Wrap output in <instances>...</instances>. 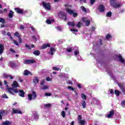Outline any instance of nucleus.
I'll return each instance as SVG.
<instances>
[{"label": "nucleus", "instance_id": "f257e3e1", "mask_svg": "<svg viewBox=\"0 0 125 125\" xmlns=\"http://www.w3.org/2000/svg\"><path fill=\"white\" fill-rule=\"evenodd\" d=\"M110 5L114 7V8H119L123 5V3L120 1H118V0H110Z\"/></svg>", "mask_w": 125, "mask_h": 125}, {"label": "nucleus", "instance_id": "6e6552de", "mask_svg": "<svg viewBox=\"0 0 125 125\" xmlns=\"http://www.w3.org/2000/svg\"><path fill=\"white\" fill-rule=\"evenodd\" d=\"M55 51H56V48L55 47H51L50 48V51L48 52V53L50 55L52 56L54 55Z\"/></svg>", "mask_w": 125, "mask_h": 125}, {"label": "nucleus", "instance_id": "c9c22d12", "mask_svg": "<svg viewBox=\"0 0 125 125\" xmlns=\"http://www.w3.org/2000/svg\"><path fill=\"white\" fill-rule=\"evenodd\" d=\"M81 97L83 100H86V96L84 94H81Z\"/></svg>", "mask_w": 125, "mask_h": 125}, {"label": "nucleus", "instance_id": "a18cd8bd", "mask_svg": "<svg viewBox=\"0 0 125 125\" xmlns=\"http://www.w3.org/2000/svg\"><path fill=\"white\" fill-rule=\"evenodd\" d=\"M115 93L117 96H119L120 95V92L118 91V90H115Z\"/></svg>", "mask_w": 125, "mask_h": 125}, {"label": "nucleus", "instance_id": "0e129e2a", "mask_svg": "<svg viewBox=\"0 0 125 125\" xmlns=\"http://www.w3.org/2000/svg\"><path fill=\"white\" fill-rule=\"evenodd\" d=\"M78 121H79V122H80V121H82V117L81 116V115L78 116Z\"/></svg>", "mask_w": 125, "mask_h": 125}, {"label": "nucleus", "instance_id": "b1692460", "mask_svg": "<svg viewBox=\"0 0 125 125\" xmlns=\"http://www.w3.org/2000/svg\"><path fill=\"white\" fill-rule=\"evenodd\" d=\"M25 47L27 48L28 49H31V48H34L35 47V45H31V46H29L28 44H25Z\"/></svg>", "mask_w": 125, "mask_h": 125}, {"label": "nucleus", "instance_id": "cd10ccee", "mask_svg": "<svg viewBox=\"0 0 125 125\" xmlns=\"http://www.w3.org/2000/svg\"><path fill=\"white\" fill-rule=\"evenodd\" d=\"M2 125H11V123L8 121H6L5 122H3L2 123Z\"/></svg>", "mask_w": 125, "mask_h": 125}, {"label": "nucleus", "instance_id": "20e7f679", "mask_svg": "<svg viewBox=\"0 0 125 125\" xmlns=\"http://www.w3.org/2000/svg\"><path fill=\"white\" fill-rule=\"evenodd\" d=\"M59 17H60V18L63 19V20H64V21H66V20H67V16L66 15V14L63 12H61L59 13Z\"/></svg>", "mask_w": 125, "mask_h": 125}, {"label": "nucleus", "instance_id": "774afa93", "mask_svg": "<svg viewBox=\"0 0 125 125\" xmlns=\"http://www.w3.org/2000/svg\"><path fill=\"white\" fill-rule=\"evenodd\" d=\"M95 2V0H90L91 4H93V3H94Z\"/></svg>", "mask_w": 125, "mask_h": 125}, {"label": "nucleus", "instance_id": "864d4df0", "mask_svg": "<svg viewBox=\"0 0 125 125\" xmlns=\"http://www.w3.org/2000/svg\"><path fill=\"white\" fill-rule=\"evenodd\" d=\"M52 79H51V78L47 77L46 78V80L47 81V82H51V81H52Z\"/></svg>", "mask_w": 125, "mask_h": 125}, {"label": "nucleus", "instance_id": "a19ab883", "mask_svg": "<svg viewBox=\"0 0 125 125\" xmlns=\"http://www.w3.org/2000/svg\"><path fill=\"white\" fill-rule=\"evenodd\" d=\"M14 36L15 37H17V38H18L20 37V35H19V33H18V32H15L14 34Z\"/></svg>", "mask_w": 125, "mask_h": 125}, {"label": "nucleus", "instance_id": "052dcab7", "mask_svg": "<svg viewBox=\"0 0 125 125\" xmlns=\"http://www.w3.org/2000/svg\"><path fill=\"white\" fill-rule=\"evenodd\" d=\"M6 34V31H5V30L2 31V35H3V36H5Z\"/></svg>", "mask_w": 125, "mask_h": 125}, {"label": "nucleus", "instance_id": "f03ea898", "mask_svg": "<svg viewBox=\"0 0 125 125\" xmlns=\"http://www.w3.org/2000/svg\"><path fill=\"white\" fill-rule=\"evenodd\" d=\"M28 101H32L37 97V94L35 92H33L31 94H28L27 95Z\"/></svg>", "mask_w": 125, "mask_h": 125}, {"label": "nucleus", "instance_id": "4c0bfd02", "mask_svg": "<svg viewBox=\"0 0 125 125\" xmlns=\"http://www.w3.org/2000/svg\"><path fill=\"white\" fill-rule=\"evenodd\" d=\"M56 29L57 31H59V32H61V31H62V27H61V26H57L56 27Z\"/></svg>", "mask_w": 125, "mask_h": 125}, {"label": "nucleus", "instance_id": "4d7b16f0", "mask_svg": "<svg viewBox=\"0 0 125 125\" xmlns=\"http://www.w3.org/2000/svg\"><path fill=\"white\" fill-rule=\"evenodd\" d=\"M13 42L15 44H16V45H18V46L19 45V44L18 43V42L15 40H13Z\"/></svg>", "mask_w": 125, "mask_h": 125}, {"label": "nucleus", "instance_id": "6e6d98bb", "mask_svg": "<svg viewBox=\"0 0 125 125\" xmlns=\"http://www.w3.org/2000/svg\"><path fill=\"white\" fill-rule=\"evenodd\" d=\"M77 60H78V61H81V60H82V57H81V56H77Z\"/></svg>", "mask_w": 125, "mask_h": 125}, {"label": "nucleus", "instance_id": "bb28decb", "mask_svg": "<svg viewBox=\"0 0 125 125\" xmlns=\"http://www.w3.org/2000/svg\"><path fill=\"white\" fill-rule=\"evenodd\" d=\"M13 14H14V13L12 10L10 11V12L8 14L9 18H12L13 17Z\"/></svg>", "mask_w": 125, "mask_h": 125}, {"label": "nucleus", "instance_id": "f3484780", "mask_svg": "<svg viewBox=\"0 0 125 125\" xmlns=\"http://www.w3.org/2000/svg\"><path fill=\"white\" fill-rule=\"evenodd\" d=\"M118 58L119 59V61L120 62H121V63H123V64H124V65H125V60H124V59L123 58V57H122V56L119 55L118 56Z\"/></svg>", "mask_w": 125, "mask_h": 125}, {"label": "nucleus", "instance_id": "72a5a7b5", "mask_svg": "<svg viewBox=\"0 0 125 125\" xmlns=\"http://www.w3.org/2000/svg\"><path fill=\"white\" fill-rule=\"evenodd\" d=\"M52 22H54V20H47L46 21V22L47 23V24H51Z\"/></svg>", "mask_w": 125, "mask_h": 125}, {"label": "nucleus", "instance_id": "f704fd0d", "mask_svg": "<svg viewBox=\"0 0 125 125\" xmlns=\"http://www.w3.org/2000/svg\"><path fill=\"white\" fill-rule=\"evenodd\" d=\"M106 17H111L112 16V12L109 11L106 13Z\"/></svg>", "mask_w": 125, "mask_h": 125}, {"label": "nucleus", "instance_id": "9d476101", "mask_svg": "<svg viewBox=\"0 0 125 125\" xmlns=\"http://www.w3.org/2000/svg\"><path fill=\"white\" fill-rule=\"evenodd\" d=\"M35 62H36L35 60H26L23 62V63L26 64H33V63H35Z\"/></svg>", "mask_w": 125, "mask_h": 125}, {"label": "nucleus", "instance_id": "3c124183", "mask_svg": "<svg viewBox=\"0 0 125 125\" xmlns=\"http://www.w3.org/2000/svg\"><path fill=\"white\" fill-rule=\"evenodd\" d=\"M53 70H54V71H59V70H60V68L58 67H53Z\"/></svg>", "mask_w": 125, "mask_h": 125}, {"label": "nucleus", "instance_id": "6ab92c4d", "mask_svg": "<svg viewBox=\"0 0 125 125\" xmlns=\"http://www.w3.org/2000/svg\"><path fill=\"white\" fill-rule=\"evenodd\" d=\"M41 89H43L45 90L46 89H48V85H42L40 86Z\"/></svg>", "mask_w": 125, "mask_h": 125}, {"label": "nucleus", "instance_id": "9b49d317", "mask_svg": "<svg viewBox=\"0 0 125 125\" xmlns=\"http://www.w3.org/2000/svg\"><path fill=\"white\" fill-rule=\"evenodd\" d=\"M13 114H20L22 115V111L20 109H15V108H13Z\"/></svg>", "mask_w": 125, "mask_h": 125}, {"label": "nucleus", "instance_id": "f8f14e48", "mask_svg": "<svg viewBox=\"0 0 125 125\" xmlns=\"http://www.w3.org/2000/svg\"><path fill=\"white\" fill-rule=\"evenodd\" d=\"M7 114V111L6 110H0V120H2V116H5ZM2 115V116H1Z\"/></svg>", "mask_w": 125, "mask_h": 125}, {"label": "nucleus", "instance_id": "2eb2a0df", "mask_svg": "<svg viewBox=\"0 0 125 125\" xmlns=\"http://www.w3.org/2000/svg\"><path fill=\"white\" fill-rule=\"evenodd\" d=\"M39 114H38L37 112H35L33 113L32 115V118H33L34 120H35L36 121H37V120H39Z\"/></svg>", "mask_w": 125, "mask_h": 125}, {"label": "nucleus", "instance_id": "473e14b6", "mask_svg": "<svg viewBox=\"0 0 125 125\" xmlns=\"http://www.w3.org/2000/svg\"><path fill=\"white\" fill-rule=\"evenodd\" d=\"M92 101L93 104H97V102H98V100L93 98L92 99Z\"/></svg>", "mask_w": 125, "mask_h": 125}, {"label": "nucleus", "instance_id": "a878e982", "mask_svg": "<svg viewBox=\"0 0 125 125\" xmlns=\"http://www.w3.org/2000/svg\"><path fill=\"white\" fill-rule=\"evenodd\" d=\"M74 53L75 56L77 57V56H79L80 55V51L79 50V49H77L75 51H74Z\"/></svg>", "mask_w": 125, "mask_h": 125}, {"label": "nucleus", "instance_id": "bf43d9fd", "mask_svg": "<svg viewBox=\"0 0 125 125\" xmlns=\"http://www.w3.org/2000/svg\"><path fill=\"white\" fill-rule=\"evenodd\" d=\"M10 65L11 67H12V68H13V67H14V66H15V64L13 62L10 63Z\"/></svg>", "mask_w": 125, "mask_h": 125}, {"label": "nucleus", "instance_id": "c03bdc74", "mask_svg": "<svg viewBox=\"0 0 125 125\" xmlns=\"http://www.w3.org/2000/svg\"><path fill=\"white\" fill-rule=\"evenodd\" d=\"M1 97L2 98H5L6 99H8V97H7V95H6V94H4L1 96Z\"/></svg>", "mask_w": 125, "mask_h": 125}, {"label": "nucleus", "instance_id": "aec40b11", "mask_svg": "<svg viewBox=\"0 0 125 125\" xmlns=\"http://www.w3.org/2000/svg\"><path fill=\"white\" fill-rule=\"evenodd\" d=\"M12 86L14 88L15 87H19V84H18V83L16 81H14L12 84Z\"/></svg>", "mask_w": 125, "mask_h": 125}, {"label": "nucleus", "instance_id": "e2e57ef3", "mask_svg": "<svg viewBox=\"0 0 125 125\" xmlns=\"http://www.w3.org/2000/svg\"><path fill=\"white\" fill-rule=\"evenodd\" d=\"M67 83H68V84H73V83L70 80L67 81Z\"/></svg>", "mask_w": 125, "mask_h": 125}, {"label": "nucleus", "instance_id": "680f3d73", "mask_svg": "<svg viewBox=\"0 0 125 125\" xmlns=\"http://www.w3.org/2000/svg\"><path fill=\"white\" fill-rule=\"evenodd\" d=\"M20 30H24V29H25V27H24V25H21V26L20 27Z\"/></svg>", "mask_w": 125, "mask_h": 125}, {"label": "nucleus", "instance_id": "49530a36", "mask_svg": "<svg viewBox=\"0 0 125 125\" xmlns=\"http://www.w3.org/2000/svg\"><path fill=\"white\" fill-rule=\"evenodd\" d=\"M81 8L84 12H86V9L84 6H81Z\"/></svg>", "mask_w": 125, "mask_h": 125}, {"label": "nucleus", "instance_id": "0eeeda50", "mask_svg": "<svg viewBox=\"0 0 125 125\" xmlns=\"http://www.w3.org/2000/svg\"><path fill=\"white\" fill-rule=\"evenodd\" d=\"M15 10L17 13H19V14H22L23 13H26L27 11H24L23 9H20L19 8H15Z\"/></svg>", "mask_w": 125, "mask_h": 125}, {"label": "nucleus", "instance_id": "79ce46f5", "mask_svg": "<svg viewBox=\"0 0 125 125\" xmlns=\"http://www.w3.org/2000/svg\"><path fill=\"white\" fill-rule=\"evenodd\" d=\"M121 106L123 108H125V101H123L121 103Z\"/></svg>", "mask_w": 125, "mask_h": 125}, {"label": "nucleus", "instance_id": "39448f33", "mask_svg": "<svg viewBox=\"0 0 125 125\" xmlns=\"http://www.w3.org/2000/svg\"><path fill=\"white\" fill-rule=\"evenodd\" d=\"M42 4L43 5L44 8H45V9H46V10H50V8L51 7L50 4H49V3H46L44 1H43L42 2Z\"/></svg>", "mask_w": 125, "mask_h": 125}, {"label": "nucleus", "instance_id": "13d9d810", "mask_svg": "<svg viewBox=\"0 0 125 125\" xmlns=\"http://www.w3.org/2000/svg\"><path fill=\"white\" fill-rule=\"evenodd\" d=\"M45 96H51V94L50 93H45Z\"/></svg>", "mask_w": 125, "mask_h": 125}, {"label": "nucleus", "instance_id": "4468645a", "mask_svg": "<svg viewBox=\"0 0 125 125\" xmlns=\"http://www.w3.org/2000/svg\"><path fill=\"white\" fill-rule=\"evenodd\" d=\"M98 10L100 12H104L105 11V7L103 5H100L98 7Z\"/></svg>", "mask_w": 125, "mask_h": 125}, {"label": "nucleus", "instance_id": "412c9836", "mask_svg": "<svg viewBox=\"0 0 125 125\" xmlns=\"http://www.w3.org/2000/svg\"><path fill=\"white\" fill-rule=\"evenodd\" d=\"M3 76L4 77V78H10L11 80H13V76H11V75H8L6 73H4Z\"/></svg>", "mask_w": 125, "mask_h": 125}, {"label": "nucleus", "instance_id": "69168bd1", "mask_svg": "<svg viewBox=\"0 0 125 125\" xmlns=\"http://www.w3.org/2000/svg\"><path fill=\"white\" fill-rule=\"evenodd\" d=\"M95 27L92 26L91 28V31H92V32H94V31H95Z\"/></svg>", "mask_w": 125, "mask_h": 125}, {"label": "nucleus", "instance_id": "58836bf2", "mask_svg": "<svg viewBox=\"0 0 125 125\" xmlns=\"http://www.w3.org/2000/svg\"><path fill=\"white\" fill-rule=\"evenodd\" d=\"M0 23H2V24H4L5 23V21H4V19H3V18H0Z\"/></svg>", "mask_w": 125, "mask_h": 125}, {"label": "nucleus", "instance_id": "393cba45", "mask_svg": "<svg viewBox=\"0 0 125 125\" xmlns=\"http://www.w3.org/2000/svg\"><path fill=\"white\" fill-rule=\"evenodd\" d=\"M33 83H35V85L39 83V77H36L34 78Z\"/></svg>", "mask_w": 125, "mask_h": 125}, {"label": "nucleus", "instance_id": "de8ad7c7", "mask_svg": "<svg viewBox=\"0 0 125 125\" xmlns=\"http://www.w3.org/2000/svg\"><path fill=\"white\" fill-rule=\"evenodd\" d=\"M44 107H46L47 108H49L50 107H51V104H45Z\"/></svg>", "mask_w": 125, "mask_h": 125}, {"label": "nucleus", "instance_id": "2f4dec72", "mask_svg": "<svg viewBox=\"0 0 125 125\" xmlns=\"http://www.w3.org/2000/svg\"><path fill=\"white\" fill-rule=\"evenodd\" d=\"M66 50L67 52H71L74 50V47L67 48L66 49Z\"/></svg>", "mask_w": 125, "mask_h": 125}, {"label": "nucleus", "instance_id": "7ed1b4c3", "mask_svg": "<svg viewBox=\"0 0 125 125\" xmlns=\"http://www.w3.org/2000/svg\"><path fill=\"white\" fill-rule=\"evenodd\" d=\"M66 7V11L67 13H69L70 15H72L73 14V17H77L78 16V14L76 13H74V11H73L72 10L69 9L68 7L69 5H65V6Z\"/></svg>", "mask_w": 125, "mask_h": 125}, {"label": "nucleus", "instance_id": "c756f323", "mask_svg": "<svg viewBox=\"0 0 125 125\" xmlns=\"http://www.w3.org/2000/svg\"><path fill=\"white\" fill-rule=\"evenodd\" d=\"M82 105L83 109H85V107H86V103L84 101H82Z\"/></svg>", "mask_w": 125, "mask_h": 125}, {"label": "nucleus", "instance_id": "37998d69", "mask_svg": "<svg viewBox=\"0 0 125 125\" xmlns=\"http://www.w3.org/2000/svg\"><path fill=\"white\" fill-rule=\"evenodd\" d=\"M111 35H110V34H107L106 36V40H107V41L110 40V39H111Z\"/></svg>", "mask_w": 125, "mask_h": 125}, {"label": "nucleus", "instance_id": "a211bd4d", "mask_svg": "<svg viewBox=\"0 0 125 125\" xmlns=\"http://www.w3.org/2000/svg\"><path fill=\"white\" fill-rule=\"evenodd\" d=\"M47 47H50V45L48 43L43 44L41 47V49H45V48H47Z\"/></svg>", "mask_w": 125, "mask_h": 125}, {"label": "nucleus", "instance_id": "1a4fd4ad", "mask_svg": "<svg viewBox=\"0 0 125 125\" xmlns=\"http://www.w3.org/2000/svg\"><path fill=\"white\" fill-rule=\"evenodd\" d=\"M87 19H86L85 17L82 18V21L83 22H85V25L87 27H88L90 24V20H87Z\"/></svg>", "mask_w": 125, "mask_h": 125}, {"label": "nucleus", "instance_id": "338daca9", "mask_svg": "<svg viewBox=\"0 0 125 125\" xmlns=\"http://www.w3.org/2000/svg\"><path fill=\"white\" fill-rule=\"evenodd\" d=\"M10 51H11V52H13V53H15V50H13L12 48H10Z\"/></svg>", "mask_w": 125, "mask_h": 125}, {"label": "nucleus", "instance_id": "dca6fc26", "mask_svg": "<svg viewBox=\"0 0 125 125\" xmlns=\"http://www.w3.org/2000/svg\"><path fill=\"white\" fill-rule=\"evenodd\" d=\"M29 75L30 76H32V73H31V72L28 71V70H27V69L25 70L23 72V75L24 76H29Z\"/></svg>", "mask_w": 125, "mask_h": 125}, {"label": "nucleus", "instance_id": "8fccbe9b", "mask_svg": "<svg viewBox=\"0 0 125 125\" xmlns=\"http://www.w3.org/2000/svg\"><path fill=\"white\" fill-rule=\"evenodd\" d=\"M45 82V80L43 79L42 80L41 82V85H44V83Z\"/></svg>", "mask_w": 125, "mask_h": 125}, {"label": "nucleus", "instance_id": "7c9ffc66", "mask_svg": "<svg viewBox=\"0 0 125 125\" xmlns=\"http://www.w3.org/2000/svg\"><path fill=\"white\" fill-rule=\"evenodd\" d=\"M40 52L39 50H36L33 52V54H34V55H36V56H39V55H40Z\"/></svg>", "mask_w": 125, "mask_h": 125}, {"label": "nucleus", "instance_id": "c85d7f7f", "mask_svg": "<svg viewBox=\"0 0 125 125\" xmlns=\"http://www.w3.org/2000/svg\"><path fill=\"white\" fill-rule=\"evenodd\" d=\"M67 25H68V26H71L72 27H74V26H75V21H69L67 23Z\"/></svg>", "mask_w": 125, "mask_h": 125}, {"label": "nucleus", "instance_id": "423d86ee", "mask_svg": "<svg viewBox=\"0 0 125 125\" xmlns=\"http://www.w3.org/2000/svg\"><path fill=\"white\" fill-rule=\"evenodd\" d=\"M8 92L10 94L14 95V93H17V89H15L12 88L8 87Z\"/></svg>", "mask_w": 125, "mask_h": 125}, {"label": "nucleus", "instance_id": "ea45409f", "mask_svg": "<svg viewBox=\"0 0 125 125\" xmlns=\"http://www.w3.org/2000/svg\"><path fill=\"white\" fill-rule=\"evenodd\" d=\"M82 26V22H78V24H76V27H78V28H81V26Z\"/></svg>", "mask_w": 125, "mask_h": 125}, {"label": "nucleus", "instance_id": "5fc2aeb1", "mask_svg": "<svg viewBox=\"0 0 125 125\" xmlns=\"http://www.w3.org/2000/svg\"><path fill=\"white\" fill-rule=\"evenodd\" d=\"M61 115H62V117L63 118H65V112H64V111H62V113H61Z\"/></svg>", "mask_w": 125, "mask_h": 125}, {"label": "nucleus", "instance_id": "ddd939ff", "mask_svg": "<svg viewBox=\"0 0 125 125\" xmlns=\"http://www.w3.org/2000/svg\"><path fill=\"white\" fill-rule=\"evenodd\" d=\"M17 93L19 94L21 97H24L25 96V92L22 90H17Z\"/></svg>", "mask_w": 125, "mask_h": 125}, {"label": "nucleus", "instance_id": "09e8293b", "mask_svg": "<svg viewBox=\"0 0 125 125\" xmlns=\"http://www.w3.org/2000/svg\"><path fill=\"white\" fill-rule=\"evenodd\" d=\"M67 88L72 91H74V90H75V88L72 87L71 86H68Z\"/></svg>", "mask_w": 125, "mask_h": 125}, {"label": "nucleus", "instance_id": "4be33fe9", "mask_svg": "<svg viewBox=\"0 0 125 125\" xmlns=\"http://www.w3.org/2000/svg\"><path fill=\"white\" fill-rule=\"evenodd\" d=\"M3 50H4V47L3 46V45L0 44V54H1V53L3 52Z\"/></svg>", "mask_w": 125, "mask_h": 125}, {"label": "nucleus", "instance_id": "5701e85b", "mask_svg": "<svg viewBox=\"0 0 125 125\" xmlns=\"http://www.w3.org/2000/svg\"><path fill=\"white\" fill-rule=\"evenodd\" d=\"M113 115H114V110H111L107 115V118H112V117H113Z\"/></svg>", "mask_w": 125, "mask_h": 125}, {"label": "nucleus", "instance_id": "e433bc0d", "mask_svg": "<svg viewBox=\"0 0 125 125\" xmlns=\"http://www.w3.org/2000/svg\"><path fill=\"white\" fill-rule=\"evenodd\" d=\"M80 125H84L85 124V121L84 120H81L79 122Z\"/></svg>", "mask_w": 125, "mask_h": 125}, {"label": "nucleus", "instance_id": "603ef678", "mask_svg": "<svg viewBox=\"0 0 125 125\" xmlns=\"http://www.w3.org/2000/svg\"><path fill=\"white\" fill-rule=\"evenodd\" d=\"M70 31L71 32H78V29H75V28L70 29Z\"/></svg>", "mask_w": 125, "mask_h": 125}]
</instances>
